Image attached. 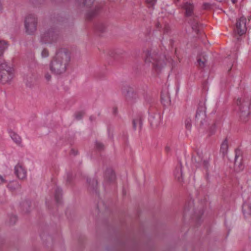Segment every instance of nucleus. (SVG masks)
Listing matches in <instances>:
<instances>
[{"mask_svg":"<svg viewBox=\"0 0 251 251\" xmlns=\"http://www.w3.org/2000/svg\"><path fill=\"white\" fill-rule=\"evenodd\" d=\"M70 58V53L68 50L65 48L59 50L50 62V70L56 75L64 73L69 65Z\"/></svg>","mask_w":251,"mask_h":251,"instance_id":"1","label":"nucleus"},{"mask_svg":"<svg viewBox=\"0 0 251 251\" xmlns=\"http://www.w3.org/2000/svg\"><path fill=\"white\" fill-rule=\"evenodd\" d=\"M146 62H151L153 70L156 73H159L166 69H171L173 66V60L170 57L158 56L156 55L148 54L145 59Z\"/></svg>","mask_w":251,"mask_h":251,"instance_id":"2","label":"nucleus"},{"mask_svg":"<svg viewBox=\"0 0 251 251\" xmlns=\"http://www.w3.org/2000/svg\"><path fill=\"white\" fill-rule=\"evenodd\" d=\"M15 75V70L13 64L3 61L0 63V82L6 84L11 82Z\"/></svg>","mask_w":251,"mask_h":251,"instance_id":"3","label":"nucleus"},{"mask_svg":"<svg viewBox=\"0 0 251 251\" xmlns=\"http://www.w3.org/2000/svg\"><path fill=\"white\" fill-rule=\"evenodd\" d=\"M182 8L185 11V13L186 16H193V20L191 21L192 28L197 34H199L202 28V25L199 23L198 18L197 17L193 16L194 5L192 3L189 2H186L183 4Z\"/></svg>","mask_w":251,"mask_h":251,"instance_id":"4","label":"nucleus"},{"mask_svg":"<svg viewBox=\"0 0 251 251\" xmlns=\"http://www.w3.org/2000/svg\"><path fill=\"white\" fill-rule=\"evenodd\" d=\"M37 19L34 14H29L25 21V32L28 34H33L37 29Z\"/></svg>","mask_w":251,"mask_h":251,"instance_id":"5","label":"nucleus"},{"mask_svg":"<svg viewBox=\"0 0 251 251\" xmlns=\"http://www.w3.org/2000/svg\"><path fill=\"white\" fill-rule=\"evenodd\" d=\"M246 22V18L243 16L237 20L236 26L234 29L235 34L241 36L246 33L247 30Z\"/></svg>","mask_w":251,"mask_h":251,"instance_id":"6","label":"nucleus"},{"mask_svg":"<svg viewBox=\"0 0 251 251\" xmlns=\"http://www.w3.org/2000/svg\"><path fill=\"white\" fill-rule=\"evenodd\" d=\"M56 37L52 30L49 31L43 34L41 37V42L44 44H50L56 40Z\"/></svg>","mask_w":251,"mask_h":251,"instance_id":"7","label":"nucleus"},{"mask_svg":"<svg viewBox=\"0 0 251 251\" xmlns=\"http://www.w3.org/2000/svg\"><path fill=\"white\" fill-rule=\"evenodd\" d=\"M15 174L20 179H23L26 176V171L23 164L18 163L15 167Z\"/></svg>","mask_w":251,"mask_h":251,"instance_id":"8","label":"nucleus"},{"mask_svg":"<svg viewBox=\"0 0 251 251\" xmlns=\"http://www.w3.org/2000/svg\"><path fill=\"white\" fill-rule=\"evenodd\" d=\"M8 133L11 139L16 145L21 146L22 138L16 132L11 129H9L8 130Z\"/></svg>","mask_w":251,"mask_h":251,"instance_id":"9","label":"nucleus"},{"mask_svg":"<svg viewBox=\"0 0 251 251\" xmlns=\"http://www.w3.org/2000/svg\"><path fill=\"white\" fill-rule=\"evenodd\" d=\"M160 120V115L158 113L151 114L149 116V121L152 126H157Z\"/></svg>","mask_w":251,"mask_h":251,"instance_id":"10","label":"nucleus"},{"mask_svg":"<svg viewBox=\"0 0 251 251\" xmlns=\"http://www.w3.org/2000/svg\"><path fill=\"white\" fill-rule=\"evenodd\" d=\"M161 100L164 105H168L170 103L171 100L168 92H162L161 94Z\"/></svg>","mask_w":251,"mask_h":251,"instance_id":"11","label":"nucleus"},{"mask_svg":"<svg viewBox=\"0 0 251 251\" xmlns=\"http://www.w3.org/2000/svg\"><path fill=\"white\" fill-rule=\"evenodd\" d=\"M205 118V108L204 107H201L199 108L196 114V118L198 120H200L201 122L202 120L204 119Z\"/></svg>","mask_w":251,"mask_h":251,"instance_id":"12","label":"nucleus"},{"mask_svg":"<svg viewBox=\"0 0 251 251\" xmlns=\"http://www.w3.org/2000/svg\"><path fill=\"white\" fill-rule=\"evenodd\" d=\"M100 9L101 7L100 5H95L94 8L91 9L88 12L87 14V18L90 19L94 16L97 15L100 11Z\"/></svg>","mask_w":251,"mask_h":251,"instance_id":"13","label":"nucleus"},{"mask_svg":"<svg viewBox=\"0 0 251 251\" xmlns=\"http://www.w3.org/2000/svg\"><path fill=\"white\" fill-rule=\"evenodd\" d=\"M105 177L106 180L112 182L115 179V175L112 169H109L105 172Z\"/></svg>","mask_w":251,"mask_h":251,"instance_id":"14","label":"nucleus"},{"mask_svg":"<svg viewBox=\"0 0 251 251\" xmlns=\"http://www.w3.org/2000/svg\"><path fill=\"white\" fill-rule=\"evenodd\" d=\"M174 175L175 176V177L179 181H181L182 177V170H181V165H179L176 168V170L174 173Z\"/></svg>","mask_w":251,"mask_h":251,"instance_id":"15","label":"nucleus"},{"mask_svg":"<svg viewBox=\"0 0 251 251\" xmlns=\"http://www.w3.org/2000/svg\"><path fill=\"white\" fill-rule=\"evenodd\" d=\"M228 150V142L226 139H225L222 143L220 151L223 153V155H225L227 151Z\"/></svg>","mask_w":251,"mask_h":251,"instance_id":"16","label":"nucleus"},{"mask_svg":"<svg viewBox=\"0 0 251 251\" xmlns=\"http://www.w3.org/2000/svg\"><path fill=\"white\" fill-rule=\"evenodd\" d=\"M243 211L244 214L251 215V205L248 203H244L243 205Z\"/></svg>","mask_w":251,"mask_h":251,"instance_id":"17","label":"nucleus"},{"mask_svg":"<svg viewBox=\"0 0 251 251\" xmlns=\"http://www.w3.org/2000/svg\"><path fill=\"white\" fill-rule=\"evenodd\" d=\"M7 48V43L4 41L0 40V56L3 54Z\"/></svg>","mask_w":251,"mask_h":251,"instance_id":"18","label":"nucleus"},{"mask_svg":"<svg viewBox=\"0 0 251 251\" xmlns=\"http://www.w3.org/2000/svg\"><path fill=\"white\" fill-rule=\"evenodd\" d=\"M55 199L57 202H60L61 199V190L57 188L55 190Z\"/></svg>","mask_w":251,"mask_h":251,"instance_id":"19","label":"nucleus"},{"mask_svg":"<svg viewBox=\"0 0 251 251\" xmlns=\"http://www.w3.org/2000/svg\"><path fill=\"white\" fill-rule=\"evenodd\" d=\"M142 125V120L140 118H137L133 121V127L136 129L138 127H141Z\"/></svg>","mask_w":251,"mask_h":251,"instance_id":"20","label":"nucleus"},{"mask_svg":"<svg viewBox=\"0 0 251 251\" xmlns=\"http://www.w3.org/2000/svg\"><path fill=\"white\" fill-rule=\"evenodd\" d=\"M206 60L205 56L199 57L197 60L199 66L201 68H203L205 65Z\"/></svg>","mask_w":251,"mask_h":251,"instance_id":"21","label":"nucleus"},{"mask_svg":"<svg viewBox=\"0 0 251 251\" xmlns=\"http://www.w3.org/2000/svg\"><path fill=\"white\" fill-rule=\"evenodd\" d=\"M7 181L6 176L0 175V185L5 184Z\"/></svg>","mask_w":251,"mask_h":251,"instance_id":"22","label":"nucleus"},{"mask_svg":"<svg viewBox=\"0 0 251 251\" xmlns=\"http://www.w3.org/2000/svg\"><path fill=\"white\" fill-rule=\"evenodd\" d=\"M185 126L187 129L190 130L191 127V120L187 119L185 121Z\"/></svg>","mask_w":251,"mask_h":251,"instance_id":"23","label":"nucleus"},{"mask_svg":"<svg viewBox=\"0 0 251 251\" xmlns=\"http://www.w3.org/2000/svg\"><path fill=\"white\" fill-rule=\"evenodd\" d=\"M49 55V51L46 49H44L42 50L41 52V56L42 58H46L48 57Z\"/></svg>","mask_w":251,"mask_h":251,"instance_id":"24","label":"nucleus"},{"mask_svg":"<svg viewBox=\"0 0 251 251\" xmlns=\"http://www.w3.org/2000/svg\"><path fill=\"white\" fill-rule=\"evenodd\" d=\"M97 30L100 32H103L105 28V25L103 24H100L97 26Z\"/></svg>","mask_w":251,"mask_h":251,"instance_id":"25","label":"nucleus"},{"mask_svg":"<svg viewBox=\"0 0 251 251\" xmlns=\"http://www.w3.org/2000/svg\"><path fill=\"white\" fill-rule=\"evenodd\" d=\"M147 3L149 6H152L156 3V0H146Z\"/></svg>","mask_w":251,"mask_h":251,"instance_id":"26","label":"nucleus"},{"mask_svg":"<svg viewBox=\"0 0 251 251\" xmlns=\"http://www.w3.org/2000/svg\"><path fill=\"white\" fill-rule=\"evenodd\" d=\"M94 0H84V4L87 6L91 5L93 3Z\"/></svg>","mask_w":251,"mask_h":251,"instance_id":"27","label":"nucleus"},{"mask_svg":"<svg viewBox=\"0 0 251 251\" xmlns=\"http://www.w3.org/2000/svg\"><path fill=\"white\" fill-rule=\"evenodd\" d=\"M83 113L82 112H79L76 114V118L77 119H80L83 116Z\"/></svg>","mask_w":251,"mask_h":251,"instance_id":"28","label":"nucleus"},{"mask_svg":"<svg viewBox=\"0 0 251 251\" xmlns=\"http://www.w3.org/2000/svg\"><path fill=\"white\" fill-rule=\"evenodd\" d=\"M96 147L97 149H98L99 150H101L103 148V145L100 142H97L96 143Z\"/></svg>","mask_w":251,"mask_h":251,"instance_id":"29","label":"nucleus"},{"mask_svg":"<svg viewBox=\"0 0 251 251\" xmlns=\"http://www.w3.org/2000/svg\"><path fill=\"white\" fill-rule=\"evenodd\" d=\"M12 185H17V183H16V182H12V183H9V184H8L7 187H8V188H10V189H12V188H11V186H12Z\"/></svg>","mask_w":251,"mask_h":251,"instance_id":"30","label":"nucleus"},{"mask_svg":"<svg viewBox=\"0 0 251 251\" xmlns=\"http://www.w3.org/2000/svg\"><path fill=\"white\" fill-rule=\"evenodd\" d=\"M45 77L47 80H49L51 78V75H49V74H47L45 75Z\"/></svg>","mask_w":251,"mask_h":251,"instance_id":"31","label":"nucleus"},{"mask_svg":"<svg viewBox=\"0 0 251 251\" xmlns=\"http://www.w3.org/2000/svg\"><path fill=\"white\" fill-rule=\"evenodd\" d=\"M17 219V218L16 216H13L12 217H11V223H15L16 220Z\"/></svg>","mask_w":251,"mask_h":251,"instance_id":"32","label":"nucleus"},{"mask_svg":"<svg viewBox=\"0 0 251 251\" xmlns=\"http://www.w3.org/2000/svg\"><path fill=\"white\" fill-rule=\"evenodd\" d=\"M203 6L205 9H208L210 7V5L208 3L204 4Z\"/></svg>","mask_w":251,"mask_h":251,"instance_id":"33","label":"nucleus"},{"mask_svg":"<svg viewBox=\"0 0 251 251\" xmlns=\"http://www.w3.org/2000/svg\"><path fill=\"white\" fill-rule=\"evenodd\" d=\"M203 164L204 165V166L207 167V161H203Z\"/></svg>","mask_w":251,"mask_h":251,"instance_id":"34","label":"nucleus"},{"mask_svg":"<svg viewBox=\"0 0 251 251\" xmlns=\"http://www.w3.org/2000/svg\"><path fill=\"white\" fill-rule=\"evenodd\" d=\"M167 30H168V28H167V27H165V31H166V32H167Z\"/></svg>","mask_w":251,"mask_h":251,"instance_id":"35","label":"nucleus"},{"mask_svg":"<svg viewBox=\"0 0 251 251\" xmlns=\"http://www.w3.org/2000/svg\"><path fill=\"white\" fill-rule=\"evenodd\" d=\"M74 151H75L74 150H72V151H71L72 153H73Z\"/></svg>","mask_w":251,"mask_h":251,"instance_id":"36","label":"nucleus"}]
</instances>
